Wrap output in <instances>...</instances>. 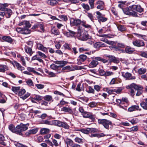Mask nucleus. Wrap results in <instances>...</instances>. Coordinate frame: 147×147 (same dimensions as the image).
Instances as JSON below:
<instances>
[{
  "instance_id": "f257e3e1",
  "label": "nucleus",
  "mask_w": 147,
  "mask_h": 147,
  "mask_svg": "<svg viewBox=\"0 0 147 147\" xmlns=\"http://www.w3.org/2000/svg\"><path fill=\"white\" fill-rule=\"evenodd\" d=\"M70 24L71 26H80L81 25L85 28L89 29L91 28V26L86 23V22L84 20L81 21L80 20L77 18H71L70 19Z\"/></svg>"
},
{
  "instance_id": "f03ea898",
  "label": "nucleus",
  "mask_w": 147,
  "mask_h": 147,
  "mask_svg": "<svg viewBox=\"0 0 147 147\" xmlns=\"http://www.w3.org/2000/svg\"><path fill=\"white\" fill-rule=\"evenodd\" d=\"M77 37L79 40L82 41H86L90 39V36L87 32L82 31V28L80 26L77 27Z\"/></svg>"
},
{
  "instance_id": "7ed1b4c3",
  "label": "nucleus",
  "mask_w": 147,
  "mask_h": 147,
  "mask_svg": "<svg viewBox=\"0 0 147 147\" xmlns=\"http://www.w3.org/2000/svg\"><path fill=\"white\" fill-rule=\"evenodd\" d=\"M130 86L135 89V90H137V92L136 94V96H139L142 93V90L143 89V87L137 85L136 84H131Z\"/></svg>"
},
{
  "instance_id": "20e7f679",
  "label": "nucleus",
  "mask_w": 147,
  "mask_h": 147,
  "mask_svg": "<svg viewBox=\"0 0 147 147\" xmlns=\"http://www.w3.org/2000/svg\"><path fill=\"white\" fill-rule=\"evenodd\" d=\"M12 13V10L10 9L7 8L4 12H0V16L2 17L5 16L6 18H10Z\"/></svg>"
},
{
  "instance_id": "39448f33",
  "label": "nucleus",
  "mask_w": 147,
  "mask_h": 147,
  "mask_svg": "<svg viewBox=\"0 0 147 147\" xmlns=\"http://www.w3.org/2000/svg\"><path fill=\"white\" fill-rule=\"evenodd\" d=\"M99 123L102 124L106 129H108L109 127V125L110 123L109 121L105 119H99L98 120Z\"/></svg>"
},
{
  "instance_id": "423d86ee",
  "label": "nucleus",
  "mask_w": 147,
  "mask_h": 147,
  "mask_svg": "<svg viewBox=\"0 0 147 147\" xmlns=\"http://www.w3.org/2000/svg\"><path fill=\"white\" fill-rule=\"evenodd\" d=\"M82 115L84 117L89 118L93 121H94L95 120L94 115L91 113L85 111Z\"/></svg>"
},
{
  "instance_id": "0eeeda50",
  "label": "nucleus",
  "mask_w": 147,
  "mask_h": 147,
  "mask_svg": "<svg viewBox=\"0 0 147 147\" xmlns=\"http://www.w3.org/2000/svg\"><path fill=\"white\" fill-rule=\"evenodd\" d=\"M54 63L55 64L59 65V67H63L64 66L66 65L68 63V62L67 61H58L57 60L54 61Z\"/></svg>"
},
{
  "instance_id": "6e6552de",
  "label": "nucleus",
  "mask_w": 147,
  "mask_h": 147,
  "mask_svg": "<svg viewBox=\"0 0 147 147\" xmlns=\"http://www.w3.org/2000/svg\"><path fill=\"white\" fill-rule=\"evenodd\" d=\"M133 44L134 46L138 47L143 46L144 45L143 41L140 40H137L134 41Z\"/></svg>"
},
{
  "instance_id": "1a4fd4ad",
  "label": "nucleus",
  "mask_w": 147,
  "mask_h": 147,
  "mask_svg": "<svg viewBox=\"0 0 147 147\" xmlns=\"http://www.w3.org/2000/svg\"><path fill=\"white\" fill-rule=\"evenodd\" d=\"M96 4L98 5L97 6V9L101 10H103L104 8V2L100 0L97 1L96 3Z\"/></svg>"
},
{
  "instance_id": "9d476101",
  "label": "nucleus",
  "mask_w": 147,
  "mask_h": 147,
  "mask_svg": "<svg viewBox=\"0 0 147 147\" xmlns=\"http://www.w3.org/2000/svg\"><path fill=\"white\" fill-rule=\"evenodd\" d=\"M50 68L56 71L57 74H59L62 71L59 69V66L57 65L54 64H52L50 66Z\"/></svg>"
},
{
  "instance_id": "9b49d317",
  "label": "nucleus",
  "mask_w": 147,
  "mask_h": 147,
  "mask_svg": "<svg viewBox=\"0 0 147 147\" xmlns=\"http://www.w3.org/2000/svg\"><path fill=\"white\" fill-rule=\"evenodd\" d=\"M116 102L118 103L121 105H123L126 103V105L128 102V100L127 98H123L121 100L119 99H116Z\"/></svg>"
},
{
  "instance_id": "f8f14e48",
  "label": "nucleus",
  "mask_w": 147,
  "mask_h": 147,
  "mask_svg": "<svg viewBox=\"0 0 147 147\" xmlns=\"http://www.w3.org/2000/svg\"><path fill=\"white\" fill-rule=\"evenodd\" d=\"M38 49L46 53L47 52V49L45 47H44L43 45L40 43H38L36 44Z\"/></svg>"
},
{
  "instance_id": "ddd939ff",
  "label": "nucleus",
  "mask_w": 147,
  "mask_h": 147,
  "mask_svg": "<svg viewBox=\"0 0 147 147\" xmlns=\"http://www.w3.org/2000/svg\"><path fill=\"white\" fill-rule=\"evenodd\" d=\"M62 111L67 112L69 114H72L73 111L71 108L69 107H64L61 109Z\"/></svg>"
},
{
  "instance_id": "4468645a",
  "label": "nucleus",
  "mask_w": 147,
  "mask_h": 147,
  "mask_svg": "<svg viewBox=\"0 0 147 147\" xmlns=\"http://www.w3.org/2000/svg\"><path fill=\"white\" fill-rule=\"evenodd\" d=\"M133 5L129 7V10L130 11V15L134 17H137V15L135 11V10H134V9H133Z\"/></svg>"
},
{
  "instance_id": "2eb2a0df",
  "label": "nucleus",
  "mask_w": 147,
  "mask_h": 147,
  "mask_svg": "<svg viewBox=\"0 0 147 147\" xmlns=\"http://www.w3.org/2000/svg\"><path fill=\"white\" fill-rule=\"evenodd\" d=\"M38 131V129L37 128L33 129L31 130L28 131L25 134L26 136H29L31 134H33L36 133Z\"/></svg>"
},
{
  "instance_id": "dca6fc26",
  "label": "nucleus",
  "mask_w": 147,
  "mask_h": 147,
  "mask_svg": "<svg viewBox=\"0 0 147 147\" xmlns=\"http://www.w3.org/2000/svg\"><path fill=\"white\" fill-rule=\"evenodd\" d=\"M31 47H29L26 45L25 47V51L27 53L29 54L30 56H31L33 53V52Z\"/></svg>"
},
{
  "instance_id": "f3484780",
  "label": "nucleus",
  "mask_w": 147,
  "mask_h": 147,
  "mask_svg": "<svg viewBox=\"0 0 147 147\" xmlns=\"http://www.w3.org/2000/svg\"><path fill=\"white\" fill-rule=\"evenodd\" d=\"M22 131H23L20 125H18L15 128V133L17 134L21 135L22 132Z\"/></svg>"
},
{
  "instance_id": "a211bd4d",
  "label": "nucleus",
  "mask_w": 147,
  "mask_h": 147,
  "mask_svg": "<svg viewBox=\"0 0 147 147\" xmlns=\"http://www.w3.org/2000/svg\"><path fill=\"white\" fill-rule=\"evenodd\" d=\"M8 70V68L7 65L0 64V72L4 73Z\"/></svg>"
},
{
  "instance_id": "6ab92c4d",
  "label": "nucleus",
  "mask_w": 147,
  "mask_h": 147,
  "mask_svg": "<svg viewBox=\"0 0 147 147\" xmlns=\"http://www.w3.org/2000/svg\"><path fill=\"white\" fill-rule=\"evenodd\" d=\"M98 62L95 60H93L91 61L89 65V67L90 68H94L96 67L98 64Z\"/></svg>"
},
{
  "instance_id": "aec40b11",
  "label": "nucleus",
  "mask_w": 147,
  "mask_h": 147,
  "mask_svg": "<svg viewBox=\"0 0 147 147\" xmlns=\"http://www.w3.org/2000/svg\"><path fill=\"white\" fill-rule=\"evenodd\" d=\"M105 46V44L102 42H97L95 43L94 45V47L96 49Z\"/></svg>"
},
{
  "instance_id": "412c9836",
  "label": "nucleus",
  "mask_w": 147,
  "mask_h": 147,
  "mask_svg": "<svg viewBox=\"0 0 147 147\" xmlns=\"http://www.w3.org/2000/svg\"><path fill=\"white\" fill-rule=\"evenodd\" d=\"M65 142L67 147H71L74 144L73 141L69 138L66 139Z\"/></svg>"
},
{
  "instance_id": "4be33fe9",
  "label": "nucleus",
  "mask_w": 147,
  "mask_h": 147,
  "mask_svg": "<svg viewBox=\"0 0 147 147\" xmlns=\"http://www.w3.org/2000/svg\"><path fill=\"white\" fill-rule=\"evenodd\" d=\"M72 70L71 67L69 65H67L65 67H63L61 70L62 72H67L71 71Z\"/></svg>"
},
{
  "instance_id": "5701e85b",
  "label": "nucleus",
  "mask_w": 147,
  "mask_h": 147,
  "mask_svg": "<svg viewBox=\"0 0 147 147\" xmlns=\"http://www.w3.org/2000/svg\"><path fill=\"white\" fill-rule=\"evenodd\" d=\"M50 131V130L48 128H42L40 130V133L41 134H45L49 133Z\"/></svg>"
},
{
  "instance_id": "b1692460",
  "label": "nucleus",
  "mask_w": 147,
  "mask_h": 147,
  "mask_svg": "<svg viewBox=\"0 0 147 147\" xmlns=\"http://www.w3.org/2000/svg\"><path fill=\"white\" fill-rule=\"evenodd\" d=\"M47 3L52 6H54L58 3V2L57 0H48Z\"/></svg>"
},
{
  "instance_id": "393cba45",
  "label": "nucleus",
  "mask_w": 147,
  "mask_h": 147,
  "mask_svg": "<svg viewBox=\"0 0 147 147\" xmlns=\"http://www.w3.org/2000/svg\"><path fill=\"white\" fill-rule=\"evenodd\" d=\"M133 8V9H134V10H135V11H136L140 12H141L143 10V9L140 5H134Z\"/></svg>"
},
{
  "instance_id": "a878e982",
  "label": "nucleus",
  "mask_w": 147,
  "mask_h": 147,
  "mask_svg": "<svg viewBox=\"0 0 147 147\" xmlns=\"http://www.w3.org/2000/svg\"><path fill=\"white\" fill-rule=\"evenodd\" d=\"M5 141L4 136L2 134H0V144L4 146L6 145V143Z\"/></svg>"
},
{
  "instance_id": "bb28decb",
  "label": "nucleus",
  "mask_w": 147,
  "mask_h": 147,
  "mask_svg": "<svg viewBox=\"0 0 147 147\" xmlns=\"http://www.w3.org/2000/svg\"><path fill=\"white\" fill-rule=\"evenodd\" d=\"M44 100L47 101H53V100L52 96L50 95H46L43 98Z\"/></svg>"
},
{
  "instance_id": "cd10ccee",
  "label": "nucleus",
  "mask_w": 147,
  "mask_h": 147,
  "mask_svg": "<svg viewBox=\"0 0 147 147\" xmlns=\"http://www.w3.org/2000/svg\"><path fill=\"white\" fill-rule=\"evenodd\" d=\"M51 32L52 34L55 35H59L60 34L59 30L54 27L53 28L51 29Z\"/></svg>"
},
{
  "instance_id": "c85d7f7f",
  "label": "nucleus",
  "mask_w": 147,
  "mask_h": 147,
  "mask_svg": "<svg viewBox=\"0 0 147 147\" xmlns=\"http://www.w3.org/2000/svg\"><path fill=\"white\" fill-rule=\"evenodd\" d=\"M8 6V4L7 3H0V10L5 11L7 9V8H6V7Z\"/></svg>"
},
{
  "instance_id": "c756f323",
  "label": "nucleus",
  "mask_w": 147,
  "mask_h": 147,
  "mask_svg": "<svg viewBox=\"0 0 147 147\" xmlns=\"http://www.w3.org/2000/svg\"><path fill=\"white\" fill-rule=\"evenodd\" d=\"M139 107L137 105H133L128 108V110L129 111L132 112L133 111L139 110Z\"/></svg>"
},
{
  "instance_id": "7c9ffc66",
  "label": "nucleus",
  "mask_w": 147,
  "mask_h": 147,
  "mask_svg": "<svg viewBox=\"0 0 147 147\" xmlns=\"http://www.w3.org/2000/svg\"><path fill=\"white\" fill-rule=\"evenodd\" d=\"M2 39L4 41L9 42L11 43L12 42V40L9 36H4L2 37Z\"/></svg>"
},
{
  "instance_id": "2f4dec72",
  "label": "nucleus",
  "mask_w": 147,
  "mask_h": 147,
  "mask_svg": "<svg viewBox=\"0 0 147 147\" xmlns=\"http://www.w3.org/2000/svg\"><path fill=\"white\" fill-rule=\"evenodd\" d=\"M14 64L18 70L21 71L24 70V68L19 63L15 61L14 62Z\"/></svg>"
},
{
  "instance_id": "473e14b6",
  "label": "nucleus",
  "mask_w": 147,
  "mask_h": 147,
  "mask_svg": "<svg viewBox=\"0 0 147 147\" xmlns=\"http://www.w3.org/2000/svg\"><path fill=\"white\" fill-rule=\"evenodd\" d=\"M117 43L116 42L111 41V48L115 49V50L117 51L118 49V48L117 47Z\"/></svg>"
},
{
  "instance_id": "72a5a7b5",
  "label": "nucleus",
  "mask_w": 147,
  "mask_h": 147,
  "mask_svg": "<svg viewBox=\"0 0 147 147\" xmlns=\"http://www.w3.org/2000/svg\"><path fill=\"white\" fill-rule=\"evenodd\" d=\"M32 60H36L40 63H42L43 62L42 60L38 56L37 54H36L32 57Z\"/></svg>"
},
{
  "instance_id": "f704fd0d",
  "label": "nucleus",
  "mask_w": 147,
  "mask_h": 147,
  "mask_svg": "<svg viewBox=\"0 0 147 147\" xmlns=\"http://www.w3.org/2000/svg\"><path fill=\"white\" fill-rule=\"evenodd\" d=\"M19 125L21 127L22 131H24L27 129L28 128V127L29 126V124L28 123H27L26 124H23L22 123H21Z\"/></svg>"
},
{
  "instance_id": "c9c22d12",
  "label": "nucleus",
  "mask_w": 147,
  "mask_h": 147,
  "mask_svg": "<svg viewBox=\"0 0 147 147\" xmlns=\"http://www.w3.org/2000/svg\"><path fill=\"white\" fill-rule=\"evenodd\" d=\"M45 72L48 74L49 77H54L56 76L55 74L52 71H49L48 70H46Z\"/></svg>"
},
{
  "instance_id": "e433bc0d",
  "label": "nucleus",
  "mask_w": 147,
  "mask_h": 147,
  "mask_svg": "<svg viewBox=\"0 0 147 147\" xmlns=\"http://www.w3.org/2000/svg\"><path fill=\"white\" fill-rule=\"evenodd\" d=\"M126 3V1H119L118 2L119 4L118 6L119 8H121L122 10H123V9H125L123 8V7H124Z\"/></svg>"
},
{
  "instance_id": "4c0bfd02",
  "label": "nucleus",
  "mask_w": 147,
  "mask_h": 147,
  "mask_svg": "<svg viewBox=\"0 0 147 147\" xmlns=\"http://www.w3.org/2000/svg\"><path fill=\"white\" fill-rule=\"evenodd\" d=\"M95 1V0H88V3L91 9H93L95 7L94 3Z\"/></svg>"
},
{
  "instance_id": "58836bf2",
  "label": "nucleus",
  "mask_w": 147,
  "mask_h": 147,
  "mask_svg": "<svg viewBox=\"0 0 147 147\" xmlns=\"http://www.w3.org/2000/svg\"><path fill=\"white\" fill-rule=\"evenodd\" d=\"M79 59L81 62H84L87 58V56L85 55H81L79 56Z\"/></svg>"
},
{
  "instance_id": "ea45409f",
  "label": "nucleus",
  "mask_w": 147,
  "mask_h": 147,
  "mask_svg": "<svg viewBox=\"0 0 147 147\" xmlns=\"http://www.w3.org/2000/svg\"><path fill=\"white\" fill-rule=\"evenodd\" d=\"M33 96L34 99L38 101L41 100L43 98L42 96L37 94L34 95Z\"/></svg>"
},
{
  "instance_id": "a19ab883",
  "label": "nucleus",
  "mask_w": 147,
  "mask_h": 147,
  "mask_svg": "<svg viewBox=\"0 0 147 147\" xmlns=\"http://www.w3.org/2000/svg\"><path fill=\"white\" fill-rule=\"evenodd\" d=\"M37 53L38 56H39L40 57V58L41 59L46 58L47 57V56L45 54L40 51H38Z\"/></svg>"
},
{
  "instance_id": "79ce46f5",
  "label": "nucleus",
  "mask_w": 147,
  "mask_h": 147,
  "mask_svg": "<svg viewBox=\"0 0 147 147\" xmlns=\"http://www.w3.org/2000/svg\"><path fill=\"white\" fill-rule=\"evenodd\" d=\"M146 71V69L142 67L138 69V73L139 74H143L145 73Z\"/></svg>"
},
{
  "instance_id": "37998d69",
  "label": "nucleus",
  "mask_w": 147,
  "mask_h": 147,
  "mask_svg": "<svg viewBox=\"0 0 147 147\" xmlns=\"http://www.w3.org/2000/svg\"><path fill=\"white\" fill-rule=\"evenodd\" d=\"M140 105L144 109L147 110V98L146 99L145 102H142Z\"/></svg>"
},
{
  "instance_id": "c03bdc74",
  "label": "nucleus",
  "mask_w": 147,
  "mask_h": 147,
  "mask_svg": "<svg viewBox=\"0 0 147 147\" xmlns=\"http://www.w3.org/2000/svg\"><path fill=\"white\" fill-rule=\"evenodd\" d=\"M7 98L4 95H2L0 98V103L3 104L6 102Z\"/></svg>"
},
{
  "instance_id": "a18cd8bd",
  "label": "nucleus",
  "mask_w": 147,
  "mask_h": 147,
  "mask_svg": "<svg viewBox=\"0 0 147 147\" xmlns=\"http://www.w3.org/2000/svg\"><path fill=\"white\" fill-rule=\"evenodd\" d=\"M113 62L114 63H117L119 62L118 59L113 56H111V62Z\"/></svg>"
},
{
  "instance_id": "49530a36",
  "label": "nucleus",
  "mask_w": 147,
  "mask_h": 147,
  "mask_svg": "<svg viewBox=\"0 0 147 147\" xmlns=\"http://www.w3.org/2000/svg\"><path fill=\"white\" fill-rule=\"evenodd\" d=\"M134 51V50L133 49L129 47H127L125 48V52L131 54Z\"/></svg>"
},
{
  "instance_id": "de8ad7c7",
  "label": "nucleus",
  "mask_w": 147,
  "mask_h": 147,
  "mask_svg": "<svg viewBox=\"0 0 147 147\" xmlns=\"http://www.w3.org/2000/svg\"><path fill=\"white\" fill-rule=\"evenodd\" d=\"M81 5L82 7L87 11H89L90 10V8L88 4L83 3L81 4Z\"/></svg>"
},
{
  "instance_id": "09e8293b",
  "label": "nucleus",
  "mask_w": 147,
  "mask_h": 147,
  "mask_svg": "<svg viewBox=\"0 0 147 147\" xmlns=\"http://www.w3.org/2000/svg\"><path fill=\"white\" fill-rule=\"evenodd\" d=\"M62 123V122L58 120L53 121V125H54L59 127H61V126Z\"/></svg>"
},
{
  "instance_id": "8fccbe9b",
  "label": "nucleus",
  "mask_w": 147,
  "mask_h": 147,
  "mask_svg": "<svg viewBox=\"0 0 147 147\" xmlns=\"http://www.w3.org/2000/svg\"><path fill=\"white\" fill-rule=\"evenodd\" d=\"M117 26L118 30L121 32L124 31L126 30L125 27L124 26L119 25Z\"/></svg>"
},
{
  "instance_id": "3c124183",
  "label": "nucleus",
  "mask_w": 147,
  "mask_h": 147,
  "mask_svg": "<svg viewBox=\"0 0 147 147\" xmlns=\"http://www.w3.org/2000/svg\"><path fill=\"white\" fill-rule=\"evenodd\" d=\"M122 76L124 78H128L131 76V74L128 72H122Z\"/></svg>"
},
{
  "instance_id": "603ef678",
  "label": "nucleus",
  "mask_w": 147,
  "mask_h": 147,
  "mask_svg": "<svg viewBox=\"0 0 147 147\" xmlns=\"http://www.w3.org/2000/svg\"><path fill=\"white\" fill-rule=\"evenodd\" d=\"M118 79H119L117 78L112 79L111 80V85L118 84Z\"/></svg>"
},
{
  "instance_id": "864d4df0",
  "label": "nucleus",
  "mask_w": 147,
  "mask_h": 147,
  "mask_svg": "<svg viewBox=\"0 0 147 147\" xmlns=\"http://www.w3.org/2000/svg\"><path fill=\"white\" fill-rule=\"evenodd\" d=\"M74 140L75 142L80 144L83 143L84 142V140L78 137H76L75 138Z\"/></svg>"
},
{
  "instance_id": "5fc2aeb1",
  "label": "nucleus",
  "mask_w": 147,
  "mask_h": 147,
  "mask_svg": "<svg viewBox=\"0 0 147 147\" xmlns=\"http://www.w3.org/2000/svg\"><path fill=\"white\" fill-rule=\"evenodd\" d=\"M42 123L48 125H53V121H51L47 120H45L43 121Z\"/></svg>"
},
{
  "instance_id": "6e6d98bb",
  "label": "nucleus",
  "mask_w": 147,
  "mask_h": 147,
  "mask_svg": "<svg viewBox=\"0 0 147 147\" xmlns=\"http://www.w3.org/2000/svg\"><path fill=\"white\" fill-rule=\"evenodd\" d=\"M98 19L99 21H101L102 22H105L107 20V18H104L102 16H98Z\"/></svg>"
},
{
  "instance_id": "4d7b16f0",
  "label": "nucleus",
  "mask_w": 147,
  "mask_h": 147,
  "mask_svg": "<svg viewBox=\"0 0 147 147\" xmlns=\"http://www.w3.org/2000/svg\"><path fill=\"white\" fill-rule=\"evenodd\" d=\"M129 7L123 9V11L125 14L128 15H130V11L129 10Z\"/></svg>"
},
{
  "instance_id": "13d9d810",
  "label": "nucleus",
  "mask_w": 147,
  "mask_h": 147,
  "mask_svg": "<svg viewBox=\"0 0 147 147\" xmlns=\"http://www.w3.org/2000/svg\"><path fill=\"white\" fill-rule=\"evenodd\" d=\"M63 47H64L65 49H67L69 50H71V49L69 47V45L67 43H66L65 44L63 45Z\"/></svg>"
},
{
  "instance_id": "bf43d9fd",
  "label": "nucleus",
  "mask_w": 147,
  "mask_h": 147,
  "mask_svg": "<svg viewBox=\"0 0 147 147\" xmlns=\"http://www.w3.org/2000/svg\"><path fill=\"white\" fill-rule=\"evenodd\" d=\"M31 32L30 30L26 29V28H24L23 30V33L22 34H30Z\"/></svg>"
},
{
  "instance_id": "052dcab7",
  "label": "nucleus",
  "mask_w": 147,
  "mask_h": 147,
  "mask_svg": "<svg viewBox=\"0 0 147 147\" xmlns=\"http://www.w3.org/2000/svg\"><path fill=\"white\" fill-rule=\"evenodd\" d=\"M9 129L13 132L15 133V129L14 126L13 124H10L9 126Z\"/></svg>"
},
{
  "instance_id": "680f3d73",
  "label": "nucleus",
  "mask_w": 147,
  "mask_h": 147,
  "mask_svg": "<svg viewBox=\"0 0 147 147\" xmlns=\"http://www.w3.org/2000/svg\"><path fill=\"white\" fill-rule=\"evenodd\" d=\"M68 103V102H67L63 100V99L60 101L58 105L59 106L61 105L62 106L65 105L66 104H67Z\"/></svg>"
},
{
  "instance_id": "e2e57ef3",
  "label": "nucleus",
  "mask_w": 147,
  "mask_h": 147,
  "mask_svg": "<svg viewBox=\"0 0 147 147\" xmlns=\"http://www.w3.org/2000/svg\"><path fill=\"white\" fill-rule=\"evenodd\" d=\"M89 130L88 128H87L86 129H81L80 131L84 134H88L89 133Z\"/></svg>"
},
{
  "instance_id": "0e129e2a",
  "label": "nucleus",
  "mask_w": 147,
  "mask_h": 147,
  "mask_svg": "<svg viewBox=\"0 0 147 147\" xmlns=\"http://www.w3.org/2000/svg\"><path fill=\"white\" fill-rule=\"evenodd\" d=\"M20 87H13L11 88V90L14 92L16 93L20 89Z\"/></svg>"
},
{
  "instance_id": "69168bd1",
  "label": "nucleus",
  "mask_w": 147,
  "mask_h": 147,
  "mask_svg": "<svg viewBox=\"0 0 147 147\" xmlns=\"http://www.w3.org/2000/svg\"><path fill=\"white\" fill-rule=\"evenodd\" d=\"M61 127H62L65 129H68L69 126L67 124V123L65 122H62Z\"/></svg>"
},
{
  "instance_id": "338daca9",
  "label": "nucleus",
  "mask_w": 147,
  "mask_h": 147,
  "mask_svg": "<svg viewBox=\"0 0 147 147\" xmlns=\"http://www.w3.org/2000/svg\"><path fill=\"white\" fill-rule=\"evenodd\" d=\"M26 92V90L24 89H21L18 93V95L19 96H22Z\"/></svg>"
},
{
  "instance_id": "774afa93",
  "label": "nucleus",
  "mask_w": 147,
  "mask_h": 147,
  "mask_svg": "<svg viewBox=\"0 0 147 147\" xmlns=\"http://www.w3.org/2000/svg\"><path fill=\"white\" fill-rule=\"evenodd\" d=\"M140 55L142 57L147 58V52L144 51L141 52Z\"/></svg>"
}]
</instances>
